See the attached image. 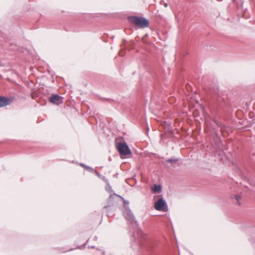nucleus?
I'll return each instance as SVG.
<instances>
[{
    "label": "nucleus",
    "mask_w": 255,
    "mask_h": 255,
    "mask_svg": "<svg viewBox=\"0 0 255 255\" xmlns=\"http://www.w3.org/2000/svg\"><path fill=\"white\" fill-rule=\"evenodd\" d=\"M128 19L132 23L140 28H145L148 26V20L142 17L131 16Z\"/></svg>",
    "instance_id": "nucleus-1"
},
{
    "label": "nucleus",
    "mask_w": 255,
    "mask_h": 255,
    "mask_svg": "<svg viewBox=\"0 0 255 255\" xmlns=\"http://www.w3.org/2000/svg\"><path fill=\"white\" fill-rule=\"evenodd\" d=\"M120 153L122 155H127L130 153V151L126 142H120L117 145Z\"/></svg>",
    "instance_id": "nucleus-2"
},
{
    "label": "nucleus",
    "mask_w": 255,
    "mask_h": 255,
    "mask_svg": "<svg viewBox=\"0 0 255 255\" xmlns=\"http://www.w3.org/2000/svg\"><path fill=\"white\" fill-rule=\"evenodd\" d=\"M154 207L156 210L164 211L166 208V203L162 198H160L155 202Z\"/></svg>",
    "instance_id": "nucleus-3"
},
{
    "label": "nucleus",
    "mask_w": 255,
    "mask_h": 255,
    "mask_svg": "<svg viewBox=\"0 0 255 255\" xmlns=\"http://www.w3.org/2000/svg\"><path fill=\"white\" fill-rule=\"evenodd\" d=\"M49 102L53 104L59 105L62 103V98L58 95H52L49 99Z\"/></svg>",
    "instance_id": "nucleus-4"
},
{
    "label": "nucleus",
    "mask_w": 255,
    "mask_h": 255,
    "mask_svg": "<svg viewBox=\"0 0 255 255\" xmlns=\"http://www.w3.org/2000/svg\"><path fill=\"white\" fill-rule=\"evenodd\" d=\"M12 99L0 96V108L5 107L11 103Z\"/></svg>",
    "instance_id": "nucleus-5"
},
{
    "label": "nucleus",
    "mask_w": 255,
    "mask_h": 255,
    "mask_svg": "<svg viewBox=\"0 0 255 255\" xmlns=\"http://www.w3.org/2000/svg\"><path fill=\"white\" fill-rule=\"evenodd\" d=\"M152 191L154 193H158L161 191V186L160 185H154L151 188Z\"/></svg>",
    "instance_id": "nucleus-6"
},
{
    "label": "nucleus",
    "mask_w": 255,
    "mask_h": 255,
    "mask_svg": "<svg viewBox=\"0 0 255 255\" xmlns=\"http://www.w3.org/2000/svg\"><path fill=\"white\" fill-rule=\"evenodd\" d=\"M235 198H236V200L237 201V204L238 205H240L241 203L239 202V201L241 199V197L240 195H238L235 196Z\"/></svg>",
    "instance_id": "nucleus-7"
},
{
    "label": "nucleus",
    "mask_w": 255,
    "mask_h": 255,
    "mask_svg": "<svg viewBox=\"0 0 255 255\" xmlns=\"http://www.w3.org/2000/svg\"><path fill=\"white\" fill-rule=\"evenodd\" d=\"M177 161V160H176V159H168V160H167V162H169V163L175 162Z\"/></svg>",
    "instance_id": "nucleus-8"
},
{
    "label": "nucleus",
    "mask_w": 255,
    "mask_h": 255,
    "mask_svg": "<svg viewBox=\"0 0 255 255\" xmlns=\"http://www.w3.org/2000/svg\"><path fill=\"white\" fill-rule=\"evenodd\" d=\"M132 215H129V217L128 218V220H130L132 219Z\"/></svg>",
    "instance_id": "nucleus-9"
},
{
    "label": "nucleus",
    "mask_w": 255,
    "mask_h": 255,
    "mask_svg": "<svg viewBox=\"0 0 255 255\" xmlns=\"http://www.w3.org/2000/svg\"><path fill=\"white\" fill-rule=\"evenodd\" d=\"M164 5V6H165V7L167 6V3H165Z\"/></svg>",
    "instance_id": "nucleus-10"
}]
</instances>
